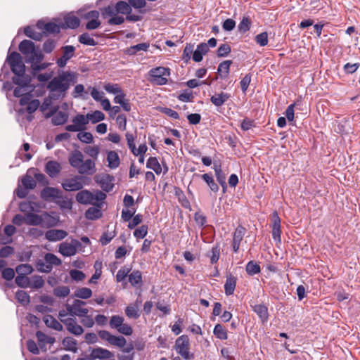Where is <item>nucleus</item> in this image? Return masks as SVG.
Wrapping results in <instances>:
<instances>
[{"label":"nucleus","mask_w":360,"mask_h":360,"mask_svg":"<svg viewBox=\"0 0 360 360\" xmlns=\"http://www.w3.org/2000/svg\"><path fill=\"white\" fill-rule=\"evenodd\" d=\"M79 41L84 45L87 46H96L97 44L96 41L94 39L93 37L90 36V34L87 32L82 34L79 37Z\"/></svg>","instance_id":"obj_58"},{"label":"nucleus","mask_w":360,"mask_h":360,"mask_svg":"<svg viewBox=\"0 0 360 360\" xmlns=\"http://www.w3.org/2000/svg\"><path fill=\"white\" fill-rule=\"evenodd\" d=\"M19 51L25 56V60L30 64L33 74L46 69L51 64L41 63L44 56L39 47H36L33 41L27 39L22 40L18 46Z\"/></svg>","instance_id":"obj_2"},{"label":"nucleus","mask_w":360,"mask_h":360,"mask_svg":"<svg viewBox=\"0 0 360 360\" xmlns=\"http://www.w3.org/2000/svg\"><path fill=\"white\" fill-rule=\"evenodd\" d=\"M75 82V75L72 72H65L53 77L47 85L50 97L55 101L63 99L71 84Z\"/></svg>","instance_id":"obj_3"},{"label":"nucleus","mask_w":360,"mask_h":360,"mask_svg":"<svg viewBox=\"0 0 360 360\" xmlns=\"http://www.w3.org/2000/svg\"><path fill=\"white\" fill-rule=\"evenodd\" d=\"M40 196L45 201H51L55 199L62 198V192L53 187H45L41 191Z\"/></svg>","instance_id":"obj_16"},{"label":"nucleus","mask_w":360,"mask_h":360,"mask_svg":"<svg viewBox=\"0 0 360 360\" xmlns=\"http://www.w3.org/2000/svg\"><path fill=\"white\" fill-rule=\"evenodd\" d=\"M84 152L92 159L84 160V155L80 150H74L70 153L68 161L70 165L77 169L80 174L92 175L96 172L95 160H97L100 153V148L98 146H86Z\"/></svg>","instance_id":"obj_1"},{"label":"nucleus","mask_w":360,"mask_h":360,"mask_svg":"<svg viewBox=\"0 0 360 360\" xmlns=\"http://www.w3.org/2000/svg\"><path fill=\"white\" fill-rule=\"evenodd\" d=\"M41 214L32 212L25 214V224L29 226H41Z\"/></svg>","instance_id":"obj_33"},{"label":"nucleus","mask_w":360,"mask_h":360,"mask_svg":"<svg viewBox=\"0 0 360 360\" xmlns=\"http://www.w3.org/2000/svg\"><path fill=\"white\" fill-rule=\"evenodd\" d=\"M68 119V114L63 111H59L56 112L53 118H52V123L54 125H62L65 124Z\"/></svg>","instance_id":"obj_40"},{"label":"nucleus","mask_w":360,"mask_h":360,"mask_svg":"<svg viewBox=\"0 0 360 360\" xmlns=\"http://www.w3.org/2000/svg\"><path fill=\"white\" fill-rule=\"evenodd\" d=\"M116 12L122 14H128L131 9L130 4L124 1H118L115 5Z\"/></svg>","instance_id":"obj_53"},{"label":"nucleus","mask_w":360,"mask_h":360,"mask_svg":"<svg viewBox=\"0 0 360 360\" xmlns=\"http://www.w3.org/2000/svg\"><path fill=\"white\" fill-rule=\"evenodd\" d=\"M72 124L65 126L68 131H81L86 129V125L89 123L86 115L77 114L72 120Z\"/></svg>","instance_id":"obj_11"},{"label":"nucleus","mask_w":360,"mask_h":360,"mask_svg":"<svg viewBox=\"0 0 360 360\" xmlns=\"http://www.w3.org/2000/svg\"><path fill=\"white\" fill-rule=\"evenodd\" d=\"M40 105V102L38 99H32L27 105V107L23 109H20V113H24L27 112L29 114H32L34 112Z\"/></svg>","instance_id":"obj_46"},{"label":"nucleus","mask_w":360,"mask_h":360,"mask_svg":"<svg viewBox=\"0 0 360 360\" xmlns=\"http://www.w3.org/2000/svg\"><path fill=\"white\" fill-rule=\"evenodd\" d=\"M67 330L75 335H80L84 333L83 328L77 323V321L73 317L68 318L67 320L63 321Z\"/></svg>","instance_id":"obj_17"},{"label":"nucleus","mask_w":360,"mask_h":360,"mask_svg":"<svg viewBox=\"0 0 360 360\" xmlns=\"http://www.w3.org/2000/svg\"><path fill=\"white\" fill-rule=\"evenodd\" d=\"M15 232V227L13 225H7L4 228V233L8 236L5 238L4 236H0V244L6 245L10 242H11V239L10 238Z\"/></svg>","instance_id":"obj_39"},{"label":"nucleus","mask_w":360,"mask_h":360,"mask_svg":"<svg viewBox=\"0 0 360 360\" xmlns=\"http://www.w3.org/2000/svg\"><path fill=\"white\" fill-rule=\"evenodd\" d=\"M150 46V44L148 42L141 43L136 45H134L128 48L125 53L127 55L133 56L135 55L139 51H147Z\"/></svg>","instance_id":"obj_34"},{"label":"nucleus","mask_w":360,"mask_h":360,"mask_svg":"<svg viewBox=\"0 0 360 360\" xmlns=\"http://www.w3.org/2000/svg\"><path fill=\"white\" fill-rule=\"evenodd\" d=\"M33 271V267L29 264H22L18 265L15 268V271L18 274V275L25 276H27L29 274H31Z\"/></svg>","instance_id":"obj_48"},{"label":"nucleus","mask_w":360,"mask_h":360,"mask_svg":"<svg viewBox=\"0 0 360 360\" xmlns=\"http://www.w3.org/2000/svg\"><path fill=\"white\" fill-rule=\"evenodd\" d=\"M44 321L46 326L58 331H62L63 327L53 316L46 315L44 317Z\"/></svg>","instance_id":"obj_32"},{"label":"nucleus","mask_w":360,"mask_h":360,"mask_svg":"<svg viewBox=\"0 0 360 360\" xmlns=\"http://www.w3.org/2000/svg\"><path fill=\"white\" fill-rule=\"evenodd\" d=\"M37 26L39 29L42 30L44 32H47L49 34L59 33L60 29H62L61 24L58 25L54 22L45 23L42 21H38Z\"/></svg>","instance_id":"obj_22"},{"label":"nucleus","mask_w":360,"mask_h":360,"mask_svg":"<svg viewBox=\"0 0 360 360\" xmlns=\"http://www.w3.org/2000/svg\"><path fill=\"white\" fill-rule=\"evenodd\" d=\"M92 295V291L88 288H81L76 290L74 296L80 299H88Z\"/></svg>","instance_id":"obj_50"},{"label":"nucleus","mask_w":360,"mask_h":360,"mask_svg":"<svg viewBox=\"0 0 360 360\" xmlns=\"http://www.w3.org/2000/svg\"><path fill=\"white\" fill-rule=\"evenodd\" d=\"M7 62L11 71L15 75L13 82L16 85L27 86L30 82L29 76L25 75V65L18 52H13L7 57Z\"/></svg>","instance_id":"obj_4"},{"label":"nucleus","mask_w":360,"mask_h":360,"mask_svg":"<svg viewBox=\"0 0 360 360\" xmlns=\"http://www.w3.org/2000/svg\"><path fill=\"white\" fill-rule=\"evenodd\" d=\"M24 32L27 37L34 40L40 41L41 39L42 34L39 32H37L32 27L27 26L25 27Z\"/></svg>","instance_id":"obj_59"},{"label":"nucleus","mask_w":360,"mask_h":360,"mask_svg":"<svg viewBox=\"0 0 360 360\" xmlns=\"http://www.w3.org/2000/svg\"><path fill=\"white\" fill-rule=\"evenodd\" d=\"M68 236V232L60 229H50L45 233V238L51 242L59 241Z\"/></svg>","instance_id":"obj_20"},{"label":"nucleus","mask_w":360,"mask_h":360,"mask_svg":"<svg viewBox=\"0 0 360 360\" xmlns=\"http://www.w3.org/2000/svg\"><path fill=\"white\" fill-rule=\"evenodd\" d=\"M70 292V288L66 285H60L53 289V294L57 297H65Z\"/></svg>","instance_id":"obj_55"},{"label":"nucleus","mask_w":360,"mask_h":360,"mask_svg":"<svg viewBox=\"0 0 360 360\" xmlns=\"http://www.w3.org/2000/svg\"><path fill=\"white\" fill-rule=\"evenodd\" d=\"M236 277L233 275L229 274L226 276V280L224 284V292L227 296L233 294L236 286Z\"/></svg>","instance_id":"obj_29"},{"label":"nucleus","mask_w":360,"mask_h":360,"mask_svg":"<svg viewBox=\"0 0 360 360\" xmlns=\"http://www.w3.org/2000/svg\"><path fill=\"white\" fill-rule=\"evenodd\" d=\"M95 181L98 183L101 188L105 192H110L114 187V177L108 174L96 175Z\"/></svg>","instance_id":"obj_12"},{"label":"nucleus","mask_w":360,"mask_h":360,"mask_svg":"<svg viewBox=\"0 0 360 360\" xmlns=\"http://www.w3.org/2000/svg\"><path fill=\"white\" fill-rule=\"evenodd\" d=\"M273 226H272V237L274 240L281 243V219L279 218L278 213L274 212L273 214Z\"/></svg>","instance_id":"obj_23"},{"label":"nucleus","mask_w":360,"mask_h":360,"mask_svg":"<svg viewBox=\"0 0 360 360\" xmlns=\"http://www.w3.org/2000/svg\"><path fill=\"white\" fill-rule=\"evenodd\" d=\"M44 260L46 262V269H42V272L49 273L53 269V266H60L62 261L57 256L52 253H46L44 256Z\"/></svg>","instance_id":"obj_21"},{"label":"nucleus","mask_w":360,"mask_h":360,"mask_svg":"<svg viewBox=\"0 0 360 360\" xmlns=\"http://www.w3.org/2000/svg\"><path fill=\"white\" fill-rule=\"evenodd\" d=\"M251 20L249 17L244 16L238 25V30L240 33L245 34L250 30Z\"/></svg>","instance_id":"obj_44"},{"label":"nucleus","mask_w":360,"mask_h":360,"mask_svg":"<svg viewBox=\"0 0 360 360\" xmlns=\"http://www.w3.org/2000/svg\"><path fill=\"white\" fill-rule=\"evenodd\" d=\"M114 356V354L107 349L97 347L92 349L90 354V360L110 359Z\"/></svg>","instance_id":"obj_18"},{"label":"nucleus","mask_w":360,"mask_h":360,"mask_svg":"<svg viewBox=\"0 0 360 360\" xmlns=\"http://www.w3.org/2000/svg\"><path fill=\"white\" fill-rule=\"evenodd\" d=\"M106 198V194L101 191L92 193L88 190H82L77 193L76 200L82 205H93L101 207V202Z\"/></svg>","instance_id":"obj_5"},{"label":"nucleus","mask_w":360,"mask_h":360,"mask_svg":"<svg viewBox=\"0 0 360 360\" xmlns=\"http://www.w3.org/2000/svg\"><path fill=\"white\" fill-rule=\"evenodd\" d=\"M214 169L215 172V175L217 181L219 184L223 187L225 188L226 186V174H224L221 169V166L219 164H214Z\"/></svg>","instance_id":"obj_35"},{"label":"nucleus","mask_w":360,"mask_h":360,"mask_svg":"<svg viewBox=\"0 0 360 360\" xmlns=\"http://www.w3.org/2000/svg\"><path fill=\"white\" fill-rule=\"evenodd\" d=\"M129 282L131 285L135 286L142 283V274L139 270L133 271L129 276Z\"/></svg>","instance_id":"obj_47"},{"label":"nucleus","mask_w":360,"mask_h":360,"mask_svg":"<svg viewBox=\"0 0 360 360\" xmlns=\"http://www.w3.org/2000/svg\"><path fill=\"white\" fill-rule=\"evenodd\" d=\"M125 314L129 319H138L140 316L139 305L136 304L127 306L125 309Z\"/></svg>","instance_id":"obj_41"},{"label":"nucleus","mask_w":360,"mask_h":360,"mask_svg":"<svg viewBox=\"0 0 360 360\" xmlns=\"http://www.w3.org/2000/svg\"><path fill=\"white\" fill-rule=\"evenodd\" d=\"M209 51L208 45L202 42L197 46L196 49L194 51L192 59L195 62H200L203 58V56Z\"/></svg>","instance_id":"obj_25"},{"label":"nucleus","mask_w":360,"mask_h":360,"mask_svg":"<svg viewBox=\"0 0 360 360\" xmlns=\"http://www.w3.org/2000/svg\"><path fill=\"white\" fill-rule=\"evenodd\" d=\"M62 56L56 60V64L59 68H64L68 61L74 57L75 48L72 45H66L62 47Z\"/></svg>","instance_id":"obj_15"},{"label":"nucleus","mask_w":360,"mask_h":360,"mask_svg":"<svg viewBox=\"0 0 360 360\" xmlns=\"http://www.w3.org/2000/svg\"><path fill=\"white\" fill-rule=\"evenodd\" d=\"M246 230L242 226H238L233 234V250L238 252L240 248V242L243 240Z\"/></svg>","instance_id":"obj_19"},{"label":"nucleus","mask_w":360,"mask_h":360,"mask_svg":"<svg viewBox=\"0 0 360 360\" xmlns=\"http://www.w3.org/2000/svg\"><path fill=\"white\" fill-rule=\"evenodd\" d=\"M175 347L177 353L185 360H191L193 355L189 352V340L188 336L181 335L175 342Z\"/></svg>","instance_id":"obj_7"},{"label":"nucleus","mask_w":360,"mask_h":360,"mask_svg":"<svg viewBox=\"0 0 360 360\" xmlns=\"http://www.w3.org/2000/svg\"><path fill=\"white\" fill-rule=\"evenodd\" d=\"M229 98L230 95L229 94L221 92L220 94H216L211 96L210 101L215 106L220 107L223 105Z\"/></svg>","instance_id":"obj_31"},{"label":"nucleus","mask_w":360,"mask_h":360,"mask_svg":"<svg viewBox=\"0 0 360 360\" xmlns=\"http://www.w3.org/2000/svg\"><path fill=\"white\" fill-rule=\"evenodd\" d=\"M213 333L217 338L221 340H226L228 338L227 330L223 326L219 323L214 326Z\"/></svg>","instance_id":"obj_49"},{"label":"nucleus","mask_w":360,"mask_h":360,"mask_svg":"<svg viewBox=\"0 0 360 360\" xmlns=\"http://www.w3.org/2000/svg\"><path fill=\"white\" fill-rule=\"evenodd\" d=\"M85 305V302L80 300H75L72 304L66 305V309L72 316L82 317L89 313V309L84 307Z\"/></svg>","instance_id":"obj_10"},{"label":"nucleus","mask_w":360,"mask_h":360,"mask_svg":"<svg viewBox=\"0 0 360 360\" xmlns=\"http://www.w3.org/2000/svg\"><path fill=\"white\" fill-rule=\"evenodd\" d=\"M79 19L74 15H67L64 18V22L61 23L62 29H75L79 26Z\"/></svg>","instance_id":"obj_26"},{"label":"nucleus","mask_w":360,"mask_h":360,"mask_svg":"<svg viewBox=\"0 0 360 360\" xmlns=\"http://www.w3.org/2000/svg\"><path fill=\"white\" fill-rule=\"evenodd\" d=\"M65 350L71 351L72 352H77V342L72 337H66L63 339L62 342Z\"/></svg>","instance_id":"obj_37"},{"label":"nucleus","mask_w":360,"mask_h":360,"mask_svg":"<svg viewBox=\"0 0 360 360\" xmlns=\"http://www.w3.org/2000/svg\"><path fill=\"white\" fill-rule=\"evenodd\" d=\"M15 298L22 305H27L30 302V297L29 294L22 290H19L16 292Z\"/></svg>","instance_id":"obj_51"},{"label":"nucleus","mask_w":360,"mask_h":360,"mask_svg":"<svg viewBox=\"0 0 360 360\" xmlns=\"http://www.w3.org/2000/svg\"><path fill=\"white\" fill-rule=\"evenodd\" d=\"M30 280L27 276L18 275L15 277V282L18 286L22 288H27L30 286Z\"/></svg>","instance_id":"obj_62"},{"label":"nucleus","mask_w":360,"mask_h":360,"mask_svg":"<svg viewBox=\"0 0 360 360\" xmlns=\"http://www.w3.org/2000/svg\"><path fill=\"white\" fill-rule=\"evenodd\" d=\"M252 309L254 312H255L261 321L263 323H265L269 319V313H268V308L264 304H255L252 307Z\"/></svg>","instance_id":"obj_28"},{"label":"nucleus","mask_w":360,"mask_h":360,"mask_svg":"<svg viewBox=\"0 0 360 360\" xmlns=\"http://www.w3.org/2000/svg\"><path fill=\"white\" fill-rule=\"evenodd\" d=\"M100 208L101 207H89L85 212L86 218L88 219H90V220H94V219H99L102 215Z\"/></svg>","instance_id":"obj_43"},{"label":"nucleus","mask_w":360,"mask_h":360,"mask_svg":"<svg viewBox=\"0 0 360 360\" xmlns=\"http://www.w3.org/2000/svg\"><path fill=\"white\" fill-rule=\"evenodd\" d=\"M82 179V176H75L73 178L65 179L62 183V186L67 191H79L83 188Z\"/></svg>","instance_id":"obj_13"},{"label":"nucleus","mask_w":360,"mask_h":360,"mask_svg":"<svg viewBox=\"0 0 360 360\" xmlns=\"http://www.w3.org/2000/svg\"><path fill=\"white\" fill-rule=\"evenodd\" d=\"M146 167L153 169L157 174H161L162 170L160 164L155 157H150L148 159Z\"/></svg>","instance_id":"obj_38"},{"label":"nucleus","mask_w":360,"mask_h":360,"mask_svg":"<svg viewBox=\"0 0 360 360\" xmlns=\"http://www.w3.org/2000/svg\"><path fill=\"white\" fill-rule=\"evenodd\" d=\"M98 335L101 340L107 341L110 345L120 348H123L127 343L126 339L123 336L113 335L108 330H99Z\"/></svg>","instance_id":"obj_8"},{"label":"nucleus","mask_w":360,"mask_h":360,"mask_svg":"<svg viewBox=\"0 0 360 360\" xmlns=\"http://www.w3.org/2000/svg\"><path fill=\"white\" fill-rule=\"evenodd\" d=\"M81 248L82 243L78 240L72 238L70 243H60L58 251L65 257H71L76 255L77 250Z\"/></svg>","instance_id":"obj_9"},{"label":"nucleus","mask_w":360,"mask_h":360,"mask_svg":"<svg viewBox=\"0 0 360 360\" xmlns=\"http://www.w3.org/2000/svg\"><path fill=\"white\" fill-rule=\"evenodd\" d=\"M246 272L250 276L259 274L261 271L260 266L253 261H250L245 267Z\"/></svg>","instance_id":"obj_56"},{"label":"nucleus","mask_w":360,"mask_h":360,"mask_svg":"<svg viewBox=\"0 0 360 360\" xmlns=\"http://www.w3.org/2000/svg\"><path fill=\"white\" fill-rule=\"evenodd\" d=\"M231 64L232 60H225L219 65L217 72L221 79H225L228 77Z\"/></svg>","instance_id":"obj_36"},{"label":"nucleus","mask_w":360,"mask_h":360,"mask_svg":"<svg viewBox=\"0 0 360 360\" xmlns=\"http://www.w3.org/2000/svg\"><path fill=\"white\" fill-rule=\"evenodd\" d=\"M124 318L119 315H113L111 316L109 322L110 327L112 329H117L120 328L124 323Z\"/></svg>","instance_id":"obj_57"},{"label":"nucleus","mask_w":360,"mask_h":360,"mask_svg":"<svg viewBox=\"0 0 360 360\" xmlns=\"http://www.w3.org/2000/svg\"><path fill=\"white\" fill-rule=\"evenodd\" d=\"M194 52V44H186L184 52H183V56L182 58L188 61L193 57V54Z\"/></svg>","instance_id":"obj_63"},{"label":"nucleus","mask_w":360,"mask_h":360,"mask_svg":"<svg viewBox=\"0 0 360 360\" xmlns=\"http://www.w3.org/2000/svg\"><path fill=\"white\" fill-rule=\"evenodd\" d=\"M86 115L88 119V122H91L92 124H96L105 119L104 113L100 110H95L91 113H87Z\"/></svg>","instance_id":"obj_42"},{"label":"nucleus","mask_w":360,"mask_h":360,"mask_svg":"<svg viewBox=\"0 0 360 360\" xmlns=\"http://www.w3.org/2000/svg\"><path fill=\"white\" fill-rule=\"evenodd\" d=\"M77 138L82 143H91L93 142V136L90 132L81 131L77 134Z\"/></svg>","instance_id":"obj_64"},{"label":"nucleus","mask_w":360,"mask_h":360,"mask_svg":"<svg viewBox=\"0 0 360 360\" xmlns=\"http://www.w3.org/2000/svg\"><path fill=\"white\" fill-rule=\"evenodd\" d=\"M60 222L59 216L54 213L44 212L41 214V226L50 229L56 226Z\"/></svg>","instance_id":"obj_14"},{"label":"nucleus","mask_w":360,"mask_h":360,"mask_svg":"<svg viewBox=\"0 0 360 360\" xmlns=\"http://www.w3.org/2000/svg\"><path fill=\"white\" fill-rule=\"evenodd\" d=\"M36 337L38 340L39 347L41 349H44V351L46 350V346L47 344L53 345L56 342L55 338L48 336L45 333L39 330L37 331Z\"/></svg>","instance_id":"obj_24"},{"label":"nucleus","mask_w":360,"mask_h":360,"mask_svg":"<svg viewBox=\"0 0 360 360\" xmlns=\"http://www.w3.org/2000/svg\"><path fill=\"white\" fill-rule=\"evenodd\" d=\"M107 161L108 167L112 169L117 168L120 164V157L114 150L107 152Z\"/></svg>","instance_id":"obj_30"},{"label":"nucleus","mask_w":360,"mask_h":360,"mask_svg":"<svg viewBox=\"0 0 360 360\" xmlns=\"http://www.w3.org/2000/svg\"><path fill=\"white\" fill-rule=\"evenodd\" d=\"M22 184L26 189L32 190L36 187L35 180L30 175H25L22 179Z\"/></svg>","instance_id":"obj_60"},{"label":"nucleus","mask_w":360,"mask_h":360,"mask_svg":"<svg viewBox=\"0 0 360 360\" xmlns=\"http://www.w3.org/2000/svg\"><path fill=\"white\" fill-rule=\"evenodd\" d=\"M45 169L47 174L53 178L60 173L61 167L58 162L51 160L46 164Z\"/></svg>","instance_id":"obj_27"},{"label":"nucleus","mask_w":360,"mask_h":360,"mask_svg":"<svg viewBox=\"0 0 360 360\" xmlns=\"http://www.w3.org/2000/svg\"><path fill=\"white\" fill-rule=\"evenodd\" d=\"M169 68L159 66L153 68L148 71L149 81L151 84L162 86L168 82V77L171 75Z\"/></svg>","instance_id":"obj_6"},{"label":"nucleus","mask_w":360,"mask_h":360,"mask_svg":"<svg viewBox=\"0 0 360 360\" xmlns=\"http://www.w3.org/2000/svg\"><path fill=\"white\" fill-rule=\"evenodd\" d=\"M207 257L210 258L211 264H216L220 257V248L218 245L213 246L210 252L207 253Z\"/></svg>","instance_id":"obj_54"},{"label":"nucleus","mask_w":360,"mask_h":360,"mask_svg":"<svg viewBox=\"0 0 360 360\" xmlns=\"http://www.w3.org/2000/svg\"><path fill=\"white\" fill-rule=\"evenodd\" d=\"M44 285V281L41 276L34 275L30 280V286L34 289L41 288Z\"/></svg>","instance_id":"obj_52"},{"label":"nucleus","mask_w":360,"mask_h":360,"mask_svg":"<svg viewBox=\"0 0 360 360\" xmlns=\"http://www.w3.org/2000/svg\"><path fill=\"white\" fill-rule=\"evenodd\" d=\"M104 89L109 94L117 95L122 91L121 87L117 84L108 83L104 85Z\"/></svg>","instance_id":"obj_61"},{"label":"nucleus","mask_w":360,"mask_h":360,"mask_svg":"<svg viewBox=\"0 0 360 360\" xmlns=\"http://www.w3.org/2000/svg\"><path fill=\"white\" fill-rule=\"evenodd\" d=\"M201 178L206 182L212 191L217 193L219 191V186L215 183L211 174H204L201 175Z\"/></svg>","instance_id":"obj_45"}]
</instances>
